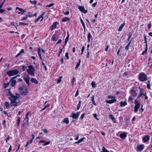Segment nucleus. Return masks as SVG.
I'll list each match as a JSON object with an SVG mask.
<instances>
[{"instance_id":"nucleus-34","label":"nucleus","mask_w":152,"mask_h":152,"mask_svg":"<svg viewBox=\"0 0 152 152\" xmlns=\"http://www.w3.org/2000/svg\"><path fill=\"white\" fill-rule=\"evenodd\" d=\"M80 63H81V60H80V59H79V62L77 64L76 66L75 67V69H78V67L80 66Z\"/></svg>"},{"instance_id":"nucleus-1","label":"nucleus","mask_w":152,"mask_h":152,"mask_svg":"<svg viewBox=\"0 0 152 152\" xmlns=\"http://www.w3.org/2000/svg\"><path fill=\"white\" fill-rule=\"evenodd\" d=\"M10 89H9V94L10 96L9 97V99L11 100V104L12 106H16L20 104L19 98L20 97V95L16 93L15 95H13L10 92Z\"/></svg>"},{"instance_id":"nucleus-5","label":"nucleus","mask_w":152,"mask_h":152,"mask_svg":"<svg viewBox=\"0 0 152 152\" xmlns=\"http://www.w3.org/2000/svg\"><path fill=\"white\" fill-rule=\"evenodd\" d=\"M18 71L16 69L8 71L7 72V74L9 76H12L18 74Z\"/></svg>"},{"instance_id":"nucleus-9","label":"nucleus","mask_w":152,"mask_h":152,"mask_svg":"<svg viewBox=\"0 0 152 152\" xmlns=\"http://www.w3.org/2000/svg\"><path fill=\"white\" fill-rule=\"evenodd\" d=\"M78 9L80 11L83 12L85 14L86 13L88 12L87 10H85V8L83 6H78Z\"/></svg>"},{"instance_id":"nucleus-2","label":"nucleus","mask_w":152,"mask_h":152,"mask_svg":"<svg viewBox=\"0 0 152 152\" xmlns=\"http://www.w3.org/2000/svg\"><path fill=\"white\" fill-rule=\"evenodd\" d=\"M18 90L20 94L22 95H26L28 93L26 87L25 86L20 87L18 88Z\"/></svg>"},{"instance_id":"nucleus-27","label":"nucleus","mask_w":152,"mask_h":152,"mask_svg":"<svg viewBox=\"0 0 152 152\" xmlns=\"http://www.w3.org/2000/svg\"><path fill=\"white\" fill-rule=\"evenodd\" d=\"M24 52V50L23 49H22L20 51L19 53L16 55V57H17L20 55L22 53H23Z\"/></svg>"},{"instance_id":"nucleus-61","label":"nucleus","mask_w":152,"mask_h":152,"mask_svg":"<svg viewBox=\"0 0 152 152\" xmlns=\"http://www.w3.org/2000/svg\"><path fill=\"white\" fill-rule=\"evenodd\" d=\"M20 77V75H17L16 76H15L14 77H12L11 79L14 80V79L16 78L17 77Z\"/></svg>"},{"instance_id":"nucleus-7","label":"nucleus","mask_w":152,"mask_h":152,"mask_svg":"<svg viewBox=\"0 0 152 152\" xmlns=\"http://www.w3.org/2000/svg\"><path fill=\"white\" fill-rule=\"evenodd\" d=\"M80 115L79 112H77L76 113H72V114L70 115V117L72 118L73 119H77Z\"/></svg>"},{"instance_id":"nucleus-62","label":"nucleus","mask_w":152,"mask_h":152,"mask_svg":"<svg viewBox=\"0 0 152 152\" xmlns=\"http://www.w3.org/2000/svg\"><path fill=\"white\" fill-rule=\"evenodd\" d=\"M81 106V104H78L77 107V110H78L80 109Z\"/></svg>"},{"instance_id":"nucleus-16","label":"nucleus","mask_w":152,"mask_h":152,"mask_svg":"<svg viewBox=\"0 0 152 152\" xmlns=\"http://www.w3.org/2000/svg\"><path fill=\"white\" fill-rule=\"evenodd\" d=\"M150 139V136L148 135H145L143 138V140L144 142H146L149 140Z\"/></svg>"},{"instance_id":"nucleus-32","label":"nucleus","mask_w":152,"mask_h":152,"mask_svg":"<svg viewBox=\"0 0 152 152\" xmlns=\"http://www.w3.org/2000/svg\"><path fill=\"white\" fill-rule=\"evenodd\" d=\"M92 36L90 33H89L88 35V42L90 41V39L92 38Z\"/></svg>"},{"instance_id":"nucleus-39","label":"nucleus","mask_w":152,"mask_h":152,"mask_svg":"<svg viewBox=\"0 0 152 152\" xmlns=\"http://www.w3.org/2000/svg\"><path fill=\"white\" fill-rule=\"evenodd\" d=\"M131 42H129L126 45L125 47V49L126 50H128L129 49V47L130 44Z\"/></svg>"},{"instance_id":"nucleus-57","label":"nucleus","mask_w":152,"mask_h":152,"mask_svg":"<svg viewBox=\"0 0 152 152\" xmlns=\"http://www.w3.org/2000/svg\"><path fill=\"white\" fill-rule=\"evenodd\" d=\"M85 115L84 113H83L81 115L80 117V118L81 119H83L84 117V116Z\"/></svg>"},{"instance_id":"nucleus-3","label":"nucleus","mask_w":152,"mask_h":152,"mask_svg":"<svg viewBox=\"0 0 152 152\" xmlns=\"http://www.w3.org/2000/svg\"><path fill=\"white\" fill-rule=\"evenodd\" d=\"M28 69H27V72L31 76L35 75V69L32 65H29L28 66Z\"/></svg>"},{"instance_id":"nucleus-23","label":"nucleus","mask_w":152,"mask_h":152,"mask_svg":"<svg viewBox=\"0 0 152 152\" xmlns=\"http://www.w3.org/2000/svg\"><path fill=\"white\" fill-rule=\"evenodd\" d=\"M109 117L111 119V120L112 121L113 123H116L115 120L113 115L111 114L110 115H109Z\"/></svg>"},{"instance_id":"nucleus-50","label":"nucleus","mask_w":152,"mask_h":152,"mask_svg":"<svg viewBox=\"0 0 152 152\" xmlns=\"http://www.w3.org/2000/svg\"><path fill=\"white\" fill-rule=\"evenodd\" d=\"M30 2L31 3L34 4H36L37 3V1H32L31 0H30Z\"/></svg>"},{"instance_id":"nucleus-63","label":"nucleus","mask_w":152,"mask_h":152,"mask_svg":"<svg viewBox=\"0 0 152 152\" xmlns=\"http://www.w3.org/2000/svg\"><path fill=\"white\" fill-rule=\"evenodd\" d=\"M45 142V141L44 140H40L39 141V143H44Z\"/></svg>"},{"instance_id":"nucleus-58","label":"nucleus","mask_w":152,"mask_h":152,"mask_svg":"<svg viewBox=\"0 0 152 152\" xmlns=\"http://www.w3.org/2000/svg\"><path fill=\"white\" fill-rule=\"evenodd\" d=\"M10 138H11V137L9 135L8 136L7 138L6 139V142H7L8 140H9L10 139Z\"/></svg>"},{"instance_id":"nucleus-8","label":"nucleus","mask_w":152,"mask_h":152,"mask_svg":"<svg viewBox=\"0 0 152 152\" xmlns=\"http://www.w3.org/2000/svg\"><path fill=\"white\" fill-rule=\"evenodd\" d=\"M45 14V12H43L41 15L39 17H38L36 19L35 21L34 22L35 23H37L38 22V21L40 19L41 20H40V21H41L44 18V15Z\"/></svg>"},{"instance_id":"nucleus-21","label":"nucleus","mask_w":152,"mask_h":152,"mask_svg":"<svg viewBox=\"0 0 152 152\" xmlns=\"http://www.w3.org/2000/svg\"><path fill=\"white\" fill-rule=\"evenodd\" d=\"M126 137V133H122L120 134V137L123 139H125Z\"/></svg>"},{"instance_id":"nucleus-12","label":"nucleus","mask_w":152,"mask_h":152,"mask_svg":"<svg viewBox=\"0 0 152 152\" xmlns=\"http://www.w3.org/2000/svg\"><path fill=\"white\" fill-rule=\"evenodd\" d=\"M130 93L133 97H135L136 96L137 94L135 90L132 89L130 91Z\"/></svg>"},{"instance_id":"nucleus-15","label":"nucleus","mask_w":152,"mask_h":152,"mask_svg":"<svg viewBox=\"0 0 152 152\" xmlns=\"http://www.w3.org/2000/svg\"><path fill=\"white\" fill-rule=\"evenodd\" d=\"M58 37L56 35H53L52 39L54 41H57L58 39Z\"/></svg>"},{"instance_id":"nucleus-24","label":"nucleus","mask_w":152,"mask_h":152,"mask_svg":"<svg viewBox=\"0 0 152 152\" xmlns=\"http://www.w3.org/2000/svg\"><path fill=\"white\" fill-rule=\"evenodd\" d=\"M125 23H123L119 27V28L118 29V31H121L123 28V27H124V25H125Z\"/></svg>"},{"instance_id":"nucleus-4","label":"nucleus","mask_w":152,"mask_h":152,"mask_svg":"<svg viewBox=\"0 0 152 152\" xmlns=\"http://www.w3.org/2000/svg\"><path fill=\"white\" fill-rule=\"evenodd\" d=\"M147 76L143 73H140L139 76V80L140 81L143 82L147 80Z\"/></svg>"},{"instance_id":"nucleus-13","label":"nucleus","mask_w":152,"mask_h":152,"mask_svg":"<svg viewBox=\"0 0 152 152\" xmlns=\"http://www.w3.org/2000/svg\"><path fill=\"white\" fill-rule=\"evenodd\" d=\"M16 10H18L20 11H21V12H19L18 13V14H21L23 15V13H24L26 12L25 10H23V9L21 8H20L18 7H16Z\"/></svg>"},{"instance_id":"nucleus-18","label":"nucleus","mask_w":152,"mask_h":152,"mask_svg":"<svg viewBox=\"0 0 152 152\" xmlns=\"http://www.w3.org/2000/svg\"><path fill=\"white\" fill-rule=\"evenodd\" d=\"M37 52L38 55L40 59L42 60H43V59L42 58V56L41 54V49L40 47L38 49Z\"/></svg>"},{"instance_id":"nucleus-40","label":"nucleus","mask_w":152,"mask_h":152,"mask_svg":"<svg viewBox=\"0 0 152 152\" xmlns=\"http://www.w3.org/2000/svg\"><path fill=\"white\" fill-rule=\"evenodd\" d=\"M91 85L93 88H95L96 87V84L95 82H92L91 83Z\"/></svg>"},{"instance_id":"nucleus-48","label":"nucleus","mask_w":152,"mask_h":152,"mask_svg":"<svg viewBox=\"0 0 152 152\" xmlns=\"http://www.w3.org/2000/svg\"><path fill=\"white\" fill-rule=\"evenodd\" d=\"M97 114H96V113H94L93 114V116L94 118H96V120H99V119L98 118H97Z\"/></svg>"},{"instance_id":"nucleus-33","label":"nucleus","mask_w":152,"mask_h":152,"mask_svg":"<svg viewBox=\"0 0 152 152\" xmlns=\"http://www.w3.org/2000/svg\"><path fill=\"white\" fill-rule=\"evenodd\" d=\"M5 106L7 109H9L10 107V103L7 102H5Z\"/></svg>"},{"instance_id":"nucleus-28","label":"nucleus","mask_w":152,"mask_h":152,"mask_svg":"<svg viewBox=\"0 0 152 152\" xmlns=\"http://www.w3.org/2000/svg\"><path fill=\"white\" fill-rule=\"evenodd\" d=\"M70 19L68 17H64L63 18L62 20V22H65L67 21H69Z\"/></svg>"},{"instance_id":"nucleus-19","label":"nucleus","mask_w":152,"mask_h":152,"mask_svg":"<svg viewBox=\"0 0 152 152\" xmlns=\"http://www.w3.org/2000/svg\"><path fill=\"white\" fill-rule=\"evenodd\" d=\"M58 23L57 22H54L53 25L51 27V29L52 31L53 29L56 28V25L58 24Z\"/></svg>"},{"instance_id":"nucleus-38","label":"nucleus","mask_w":152,"mask_h":152,"mask_svg":"<svg viewBox=\"0 0 152 152\" xmlns=\"http://www.w3.org/2000/svg\"><path fill=\"white\" fill-rule=\"evenodd\" d=\"M75 77L72 78L71 80V83L73 85H74L75 84Z\"/></svg>"},{"instance_id":"nucleus-30","label":"nucleus","mask_w":152,"mask_h":152,"mask_svg":"<svg viewBox=\"0 0 152 152\" xmlns=\"http://www.w3.org/2000/svg\"><path fill=\"white\" fill-rule=\"evenodd\" d=\"M120 105L121 107H124L125 105H127V103L126 102H120Z\"/></svg>"},{"instance_id":"nucleus-49","label":"nucleus","mask_w":152,"mask_h":152,"mask_svg":"<svg viewBox=\"0 0 152 152\" xmlns=\"http://www.w3.org/2000/svg\"><path fill=\"white\" fill-rule=\"evenodd\" d=\"M108 97L110 99H114L115 98V97L113 96H108Z\"/></svg>"},{"instance_id":"nucleus-60","label":"nucleus","mask_w":152,"mask_h":152,"mask_svg":"<svg viewBox=\"0 0 152 152\" xmlns=\"http://www.w3.org/2000/svg\"><path fill=\"white\" fill-rule=\"evenodd\" d=\"M75 137H76L75 139L76 140H77L79 138V135H77L75 136Z\"/></svg>"},{"instance_id":"nucleus-10","label":"nucleus","mask_w":152,"mask_h":152,"mask_svg":"<svg viewBox=\"0 0 152 152\" xmlns=\"http://www.w3.org/2000/svg\"><path fill=\"white\" fill-rule=\"evenodd\" d=\"M146 93L144 91V89L143 88H142L140 90L139 94L138 96V98H139L141 96H144V95H146Z\"/></svg>"},{"instance_id":"nucleus-35","label":"nucleus","mask_w":152,"mask_h":152,"mask_svg":"<svg viewBox=\"0 0 152 152\" xmlns=\"http://www.w3.org/2000/svg\"><path fill=\"white\" fill-rule=\"evenodd\" d=\"M147 88L148 89H150V86H151V84L150 83V81L148 80L147 83Z\"/></svg>"},{"instance_id":"nucleus-11","label":"nucleus","mask_w":152,"mask_h":152,"mask_svg":"<svg viewBox=\"0 0 152 152\" xmlns=\"http://www.w3.org/2000/svg\"><path fill=\"white\" fill-rule=\"evenodd\" d=\"M144 146L143 144H140L137 147V151L140 152L142 151L144 148Z\"/></svg>"},{"instance_id":"nucleus-20","label":"nucleus","mask_w":152,"mask_h":152,"mask_svg":"<svg viewBox=\"0 0 152 152\" xmlns=\"http://www.w3.org/2000/svg\"><path fill=\"white\" fill-rule=\"evenodd\" d=\"M11 82V84L12 87L14 86L16 83V80H15L11 79L10 82Z\"/></svg>"},{"instance_id":"nucleus-45","label":"nucleus","mask_w":152,"mask_h":152,"mask_svg":"<svg viewBox=\"0 0 152 152\" xmlns=\"http://www.w3.org/2000/svg\"><path fill=\"white\" fill-rule=\"evenodd\" d=\"M54 5V3H51V4H50L49 5H47L46 6V7H52V6H53Z\"/></svg>"},{"instance_id":"nucleus-37","label":"nucleus","mask_w":152,"mask_h":152,"mask_svg":"<svg viewBox=\"0 0 152 152\" xmlns=\"http://www.w3.org/2000/svg\"><path fill=\"white\" fill-rule=\"evenodd\" d=\"M102 152H110L108 151L103 146L102 148Z\"/></svg>"},{"instance_id":"nucleus-44","label":"nucleus","mask_w":152,"mask_h":152,"mask_svg":"<svg viewBox=\"0 0 152 152\" xmlns=\"http://www.w3.org/2000/svg\"><path fill=\"white\" fill-rule=\"evenodd\" d=\"M28 18V15H26V16L23 17L21 19V20L23 21L24 20H26Z\"/></svg>"},{"instance_id":"nucleus-29","label":"nucleus","mask_w":152,"mask_h":152,"mask_svg":"<svg viewBox=\"0 0 152 152\" xmlns=\"http://www.w3.org/2000/svg\"><path fill=\"white\" fill-rule=\"evenodd\" d=\"M80 20L81 22V23L82 24V25L83 27V28L84 30H85V29H86V26H85V23L83 21L82 18L81 17L80 18Z\"/></svg>"},{"instance_id":"nucleus-56","label":"nucleus","mask_w":152,"mask_h":152,"mask_svg":"<svg viewBox=\"0 0 152 152\" xmlns=\"http://www.w3.org/2000/svg\"><path fill=\"white\" fill-rule=\"evenodd\" d=\"M65 56L67 59H68L69 58V54L68 53H65Z\"/></svg>"},{"instance_id":"nucleus-53","label":"nucleus","mask_w":152,"mask_h":152,"mask_svg":"<svg viewBox=\"0 0 152 152\" xmlns=\"http://www.w3.org/2000/svg\"><path fill=\"white\" fill-rule=\"evenodd\" d=\"M147 45L146 44V48L144 52H142V54L143 55L144 54V53H146L147 51Z\"/></svg>"},{"instance_id":"nucleus-46","label":"nucleus","mask_w":152,"mask_h":152,"mask_svg":"<svg viewBox=\"0 0 152 152\" xmlns=\"http://www.w3.org/2000/svg\"><path fill=\"white\" fill-rule=\"evenodd\" d=\"M50 141H49L47 142H45V143L44 144H43V145H42L45 146L48 145L50 143Z\"/></svg>"},{"instance_id":"nucleus-41","label":"nucleus","mask_w":152,"mask_h":152,"mask_svg":"<svg viewBox=\"0 0 152 152\" xmlns=\"http://www.w3.org/2000/svg\"><path fill=\"white\" fill-rule=\"evenodd\" d=\"M50 106V104H48L46 105L45 106L44 108L42 110H44L47 108L49 107Z\"/></svg>"},{"instance_id":"nucleus-6","label":"nucleus","mask_w":152,"mask_h":152,"mask_svg":"<svg viewBox=\"0 0 152 152\" xmlns=\"http://www.w3.org/2000/svg\"><path fill=\"white\" fill-rule=\"evenodd\" d=\"M134 104L135 106L134 107V111L135 112H137L138 111V110L140 107V103L137 100H135Z\"/></svg>"},{"instance_id":"nucleus-42","label":"nucleus","mask_w":152,"mask_h":152,"mask_svg":"<svg viewBox=\"0 0 152 152\" xmlns=\"http://www.w3.org/2000/svg\"><path fill=\"white\" fill-rule=\"evenodd\" d=\"M92 103L93 104L95 105H96V104L94 100V96H93L92 98Z\"/></svg>"},{"instance_id":"nucleus-31","label":"nucleus","mask_w":152,"mask_h":152,"mask_svg":"<svg viewBox=\"0 0 152 152\" xmlns=\"http://www.w3.org/2000/svg\"><path fill=\"white\" fill-rule=\"evenodd\" d=\"M63 122L66 123V124H68L69 123V119L68 118H64L63 121Z\"/></svg>"},{"instance_id":"nucleus-52","label":"nucleus","mask_w":152,"mask_h":152,"mask_svg":"<svg viewBox=\"0 0 152 152\" xmlns=\"http://www.w3.org/2000/svg\"><path fill=\"white\" fill-rule=\"evenodd\" d=\"M85 139V137H83V138L81 139H80L78 141L80 143L81 142H82L84 139Z\"/></svg>"},{"instance_id":"nucleus-47","label":"nucleus","mask_w":152,"mask_h":152,"mask_svg":"<svg viewBox=\"0 0 152 152\" xmlns=\"http://www.w3.org/2000/svg\"><path fill=\"white\" fill-rule=\"evenodd\" d=\"M10 84V82H9L7 83H4V87L5 88H7L8 86Z\"/></svg>"},{"instance_id":"nucleus-25","label":"nucleus","mask_w":152,"mask_h":152,"mask_svg":"<svg viewBox=\"0 0 152 152\" xmlns=\"http://www.w3.org/2000/svg\"><path fill=\"white\" fill-rule=\"evenodd\" d=\"M67 36L66 37L65 40V45H66L68 41L69 36V32H67Z\"/></svg>"},{"instance_id":"nucleus-36","label":"nucleus","mask_w":152,"mask_h":152,"mask_svg":"<svg viewBox=\"0 0 152 152\" xmlns=\"http://www.w3.org/2000/svg\"><path fill=\"white\" fill-rule=\"evenodd\" d=\"M28 23H25L20 22L19 24V26L21 25H28Z\"/></svg>"},{"instance_id":"nucleus-43","label":"nucleus","mask_w":152,"mask_h":152,"mask_svg":"<svg viewBox=\"0 0 152 152\" xmlns=\"http://www.w3.org/2000/svg\"><path fill=\"white\" fill-rule=\"evenodd\" d=\"M20 117H18V126H19V124H20Z\"/></svg>"},{"instance_id":"nucleus-54","label":"nucleus","mask_w":152,"mask_h":152,"mask_svg":"<svg viewBox=\"0 0 152 152\" xmlns=\"http://www.w3.org/2000/svg\"><path fill=\"white\" fill-rule=\"evenodd\" d=\"M42 65L43 66L45 67V70L46 71H47V66H46V65H45V64L43 62L42 63Z\"/></svg>"},{"instance_id":"nucleus-14","label":"nucleus","mask_w":152,"mask_h":152,"mask_svg":"<svg viewBox=\"0 0 152 152\" xmlns=\"http://www.w3.org/2000/svg\"><path fill=\"white\" fill-rule=\"evenodd\" d=\"M29 114V112H27L26 113V115L25 118L24 119L26 121L27 123V124H28L29 123V117L28 116V115Z\"/></svg>"},{"instance_id":"nucleus-26","label":"nucleus","mask_w":152,"mask_h":152,"mask_svg":"<svg viewBox=\"0 0 152 152\" xmlns=\"http://www.w3.org/2000/svg\"><path fill=\"white\" fill-rule=\"evenodd\" d=\"M31 81L32 83H34L37 84L38 83V81H37L36 79L34 78H31Z\"/></svg>"},{"instance_id":"nucleus-17","label":"nucleus","mask_w":152,"mask_h":152,"mask_svg":"<svg viewBox=\"0 0 152 152\" xmlns=\"http://www.w3.org/2000/svg\"><path fill=\"white\" fill-rule=\"evenodd\" d=\"M30 77L29 76H27L24 78V80L26 83L28 84L29 86V82Z\"/></svg>"},{"instance_id":"nucleus-22","label":"nucleus","mask_w":152,"mask_h":152,"mask_svg":"<svg viewBox=\"0 0 152 152\" xmlns=\"http://www.w3.org/2000/svg\"><path fill=\"white\" fill-rule=\"evenodd\" d=\"M116 101V100L114 99H112V100H110L106 101V102L107 103H108L111 104H112L113 103H114Z\"/></svg>"},{"instance_id":"nucleus-64","label":"nucleus","mask_w":152,"mask_h":152,"mask_svg":"<svg viewBox=\"0 0 152 152\" xmlns=\"http://www.w3.org/2000/svg\"><path fill=\"white\" fill-rule=\"evenodd\" d=\"M4 11H5V10H3V9H0V13H2Z\"/></svg>"},{"instance_id":"nucleus-51","label":"nucleus","mask_w":152,"mask_h":152,"mask_svg":"<svg viewBox=\"0 0 152 152\" xmlns=\"http://www.w3.org/2000/svg\"><path fill=\"white\" fill-rule=\"evenodd\" d=\"M6 121L5 120H4L3 121L2 124H3L4 126V127H6Z\"/></svg>"},{"instance_id":"nucleus-55","label":"nucleus","mask_w":152,"mask_h":152,"mask_svg":"<svg viewBox=\"0 0 152 152\" xmlns=\"http://www.w3.org/2000/svg\"><path fill=\"white\" fill-rule=\"evenodd\" d=\"M133 97L132 96H131V95L130 96L128 100H130V101H132L133 99Z\"/></svg>"},{"instance_id":"nucleus-59","label":"nucleus","mask_w":152,"mask_h":152,"mask_svg":"<svg viewBox=\"0 0 152 152\" xmlns=\"http://www.w3.org/2000/svg\"><path fill=\"white\" fill-rule=\"evenodd\" d=\"M42 130L45 134H47L48 133V130L46 129H42Z\"/></svg>"}]
</instances>
